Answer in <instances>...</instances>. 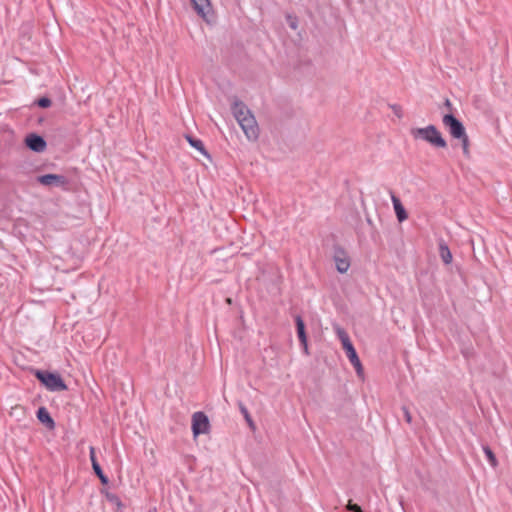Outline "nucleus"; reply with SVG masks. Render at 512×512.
<instances>
[{
  "label": "nucleus",
  "instance_id": "obj_1",
  "mask_svg": "<svg viewBox=\"0 0 512 512\" xmlns=\"http://www.w3.org/2000/svg\"><path fill=\"white\" fill-rule=\"evenodd\" d=\"M31 373L41 383V385L51 392L68 390V386L64 379L56 371L52 372L48 370L31 369Z\"/></svg>",
  "mask_w": 512,
  "mask_h": 512
},
{
  "label": "nucleus",
  "instance_id": "obj_2",
  "mask_svg": "<svg viewBox=\"0 0 512 512\" xmlns=\"http://www.w3.org/2000/svg\"><path fill=\"white\" fill-rule=\"evenodd\" d=\"M410 134L415 140H423L429 143L432 147L443 149L447 147L446 140L443 138L438 128L433 124L424 128H412L410 130Z\"/></svg>",
  "mask_w": 512,
  "mask_h": 512
},
{
  "label": "nucleus",
  "instance_id": "obj_3",
  "mask_svg": "<svg viewBox=\"0 0 512 512\" xmlns=\"http://www.w3.org/2000/svg\"><path fill=\"white\" fill-rule=\"evenodd\" d=\"M334 330H335V333H336L338 339L342 343V347H343L350 363L355 368L357 375L361 376L363 374V366L358 357L356 349L354 348V346L350 340L348 333L345 331V329H343L339 325H335Z\"/></svg>",
  "mask_w": 512,
  "mask_h": 512
},
{
  "label": "nucleus",
  "instance_id": "obj_4",
  "mask_svg": "<svg viewBox=\"0 0 512 512\" xmlns=\"http://www.w3.org/2000/svg\"><path fill=\"white\" fill-rule=\"evenodd\" d=\"M442 123L454 139H459L467 134L463 123L452 112L443 115Z\"/></svg>",
  "mask_w": 512,
  "mask_h": 512
},
{
  "label": "nucleus",
  "instance_id": "obj_5",
  "mask_svg": "<svg viewBox=\"0 0 512 512\" xmlns=\"http://www.w3.org/2000/svg\"><path fill=\"white\" fill-rule=\"evenodd\" d=\"M191 428L194 437L208 433L210 430V421L208 416L202 411L195 412L192 415Z\"/></svg>",
  "mask_w": 512,
  "mask_h": 512
},
{
  "label": "nucleus",
  "instance_id": "obj_6",
  "mask_svg": "<svg viewBox=\"0 0 512 512\" xmlns=\"http://www.w3.org/2000/svg\"><path fill=\"white\" fill-rule=\"evenodd\" d=\"M333 260L336 265V270L339 273L343 274L348 271L350 267V258L346 250L338 244L333 246Z\"/></svg>",
  "mask_w": 512,
  "mask_h": 512
},
{
  "label": "nucleus",
  "instance_id": "obj_7",
  "mask_svg": "<svg viewBox=\"0 0 512 512\" xmlns=\"http://www.w3.org/2000/svg\"><path fill=\"white\" fill-rule=\"evenodd\" d=\"M37 182L43 186H55L61 187L64 190H68L69 180L59 174H43L36 178Z\"/></svg>",
  "mask_w": 512,
  "mask_h": 512
},
{
  "label": "nucleus",
  "instance_id": "obj_8",
  "mask_svg": "<svg viewBox=\"0 0 512 512\" xmlns=\"http://www.w3.org/2000/svg\"><path fill=\"white\" fill-rule=\"evenodd\" d=\"M244 134L249 140H257L259 137V127L255 117L251 114L247 118H241L239 122Z\"/></svg>",
  "mask_w": 512,
  "mask_h": 512
},
{
  "label": "nucleus",
  "instance_id": "obj_9",
  "mask_svg": "<svg viewBox=\"0 0 512 512\" xmlns=\"http://www.w3.org/2000/svg\"><path fill=\"white\" fill-rule=\"evenodd\" d=\"M24 143L28 149L36 153L45 151L47 147V143L44 137L37 133H29L25 137Z\"/></svg>",
  "mask_w": 512,
  "mask_h": 512
},
{
  "label": "nucleus",
  "instance_id": "obj_10",
  "mask_svg": "<svg viewBox=\"0 0 512 512\" xmlns=\"http://www.w3.org/2000/svg\"><path fill=\"white\" fill-rule=\"evenodd\" d=\"M294 319H295V324H296L297 336L300 341V344L303 347L304 353L306 355H309L308 337H307V333H306L304 320L302 319L301 315H296Z\"/></svg>",
  "mask_w": 512,
  "mask_h": 512
},
{
  "label": "nucleus",
  "instance_id": "obj_11",
  "mask_svg": "<svg viewBox=\"0 0 512 512\" xmlns=\"http://www.w3.org/2000/svg\"><path fill=\"white\" fill-rule=\"evenodd\" d=\"M89 457L92 465V469L95 473V475L99 478L102 485H108L109 484V478L104 474L100 464L97 461L96 458V452L94 447H90L89 449Z\"/></svg>",
  "mask_w": 512,
  "mask_h": 512
},
{
  "label": "nucleus",
  "instance_id": "obj_12",
  "mask_svg": "<svg viewBox=\"0 0 512 512\" xmlns=\"http://www.w3.org/2000/svg\"><path fill=\"white\" fill-rule=\"evenodd\" d=\"M38 421L43 424L47 429L53 430L56 426L54 419L50 415L46 407L41 406L36 411Z\"/></svg>",
  "mask_w": 512,
  "mask_h": 512
},
{
  "label": "nucleus",
  "instance_id": "obj_13",
  "mask_svg": "<svg viewBox=\"0 0 512 512\" xmlns=\"http://www.w3.org/2000/svg\"><path fill=\"white\" fill-rule=\"evenodd\" d=\"M391 200L393 203L394 211L399 222H403L408 218V213L404 208L401 200L397 197L393 191H390Z\"/></svg>",
  "mask_w": 512,
  "mask_h": 512
},
{
  "label": "nucleus",
  "instance_id": "obj_14",
  "mask_svg": "<svg viewBox=\"0 0 512 512\" xmlns=\"http://www.w3.org/2000/svg\"><path fill=\"white\" fill-rule=\"evenodd\" d=\"M232 112L238 123L241 122V118H247L252 114L248 107L238 99L233 102Z\"/></svg>",
  "mask_w": 512,
  "mask_h": 512
},
{
  "label": "nucleus",
  "instance_id": "obj_15",
  "mask_svg": "<svg viewBox=\"0 0 512 512\" xmlns=\"http://www.w3.org/2000/svg\"><path fill=\"white\" fill-rule=\"evenodd\" d=\"M191 4H192L193 9L196 11V13L203 19H206V16L211 9L210 1L209 0H191Z\"/></svg>",
  "mask_w": 512,
  "mask_h": 512
},
{
  "label": "nucleus",
  "instance_id": "obj_16",
  "mask_svg": "<svg viewBox=\"0 0 512 512\" xmlns=\"http://www.w3.org/2000/svg\"><path fill=\"white\" fill-rule=\"evenodd\" d=\"M185 138H186V140L188 141V143H189L193 148H195L196 150H198L202 155L206 156L207 158H210V155H209L208 151L206 150V148H205V146H204L203 142H202L200 139H198V138H196V137H194V136H192V135H190V134H186V135H185Z\"/></svg>",
  "mask_w": 512,
  "mask_h": 512
},
{
  "label": "nucleus",
  "instance_id": "obj_17",
  "mask_svg": "<svg viewBox=\"0 0 512 512\" xmlns=\"http://www.w3.org/2000/svg\"><path fill=\"white\" fill-rule=\"evenodd\" d=\"M439 254L442 261L445 264H450L452 262V254L448 247V245L444 241H440L439 243Z\"/></svg>",
  "mask_w": 512,
  "mask_h": 512
},
{
  "label": "nucleus",
  "instance_id": "obj_18",
  "mask_svg": "<svg viewBox=\"0 0 512 512\" xmlns=\"http://www.w3.org/2000/svg\"><path fill=\"white\" fill-rule=\"evenodd\" d=\"M101 493L105 496V498L107 499L108 502L116 505L118 509L123 507V504H122L120 498L116 494L108 491L107 489H102Z\"/></svg>",
  "mask_w": 512,
  "mask_h": 512
},
{
  "label": "nucleus",
  "instance_id": "obj_19",
  "mask_svg": "<svg viewBox=\"0 0 512 512\" xmlns=\"http://www.w3.org/2000/svg\"><path fill=\"white\" fill-rule=\"evenodd\" d=\"M238 406H239L241 414L244 416V419L247 422V424L249 425V427L252 430H255L256 429L255 423H254L248 409L246 408V406L242 402H239Z\"/></svg>",
  "mask_w": 512,
  "mask_h": 512
},
{
  "label": "nucleus",
  "instance_id": "obj_20",
  "mask_svg": "<svg viewBox=\"0 0 512 512\" xmlns=\"http://www.w3.org/2000/svg\"><path fill=\"white\" fill-rule=\"evenodd\" d=\"M482 448L491 466L496 467L498 465V461L492 449L488 445H483Z\"/></svg>",
  "mask_w": 512,
  "mask_h": 512
},
{
  "label": "nucleus",
  "instance_id": "obj_21",
  "mask_svg": "<svg viewBox=\"0 0 512 512\" xmlns=\"http://www.w3.org/2000/svg\"><path fill=\"white\" fill-rule=\"evenodd\" d=\"M458 140L461 142L463 155L466 158H470V150H469L470 140H469L468 135L466 134L463 137L459 138Z\"/></svg>",
  "mask_w": 512,
  "mask_h": 512
},
{
  "label": "nucleus",
  "instance_id": "obj_22",
  "mask_svg": "<svg viewBox=\"0 0 512 512\" xmlns=\"http://www.w3.org/2000/svg\"><path fill=\"white\" fill-rule=\"evenodd\" d=\"M34 104L40 108L46 109L52 105V100L47 96H42L35 100Z\"/></svg>",
  "mask_w": 512,
  "mask_h": 512
},
{
  "label": "nucleus",
  "instance_id": "obj_23",
  "mask_svg": "<svg viewBox=\"0 0 512 512\" xmlns=\"http://www.w3.org/2000/svg\"><path fill=\"white\" fill-rule=\"evenodd\" d=\"M287 23L289 27L293 30H296L298 27V18L293 15H287L286 17Z\"/></svg>",
  "mask_w": 512,
  "mask_h": 512
},
{
  "label": "nucleus",
  "instance_id": "obj_24",
  "mask_svg": "<svg viewBox=\"0 0 512 512\" xmlns=\"http://www.w3.org/2000/svg\"><path fill=\"white\" fill-rule=\"evenodd\" d=\"M346 508H347V510H349L351 512H363V509L361 508V506H359L356 503H353L352 500H349Z\"/></svg>",
  "mask_w": 512,
  "mask_h": 512
},
{
  "label": "nucleus",
  "instance_id": "obj_25",
  "mask_svg": "<svg viewBox=\"0 0 512 512\" xmlns=\"http://www.w3.org/2000/svg\"><path fill=\"white\" fill-rule=\"evenodd\" d=\"M402 412H403V416H404V419L405 421L408 423V424H411L412 423V415L408 409V407L406 406H403L402 407Z\"/></svg>",
  "mask_w": 512,
  "mask_h": 512
},
{
  "label": "nucleus",
  "instance_id": "obj_26",
  "mask_svg": "<svg viewBox=\"0 0 512 512\" xmlns=\"http://www.w3.org/2000/svg\"><path fill=\"white\" fill-rule=\"evenodd\" d=\"M391 109L393 110L394 114L398 117V118H401L403 116V113H402V108L400 105H397V104H392L390 105Z\"/></svg>",
  "mask_w": 512,
  "mask_h": 512
},
{
  "label": "nucleus",
  "instance_id": "obj_27",
  "mask_svg": "<svg viewBox=\"0 0 512 512\" xmlns=\"http://www.w3.org/2000/svg\"><path fill=\"white\" fill-rule=\"evenodd\" d=\"M444 107H446L449 112H452V110H453V105L448 98L445 99V101H444Z\"/></svg>",
  "mask_w": 512,
  "mask_h": 512
}]
</instances>
